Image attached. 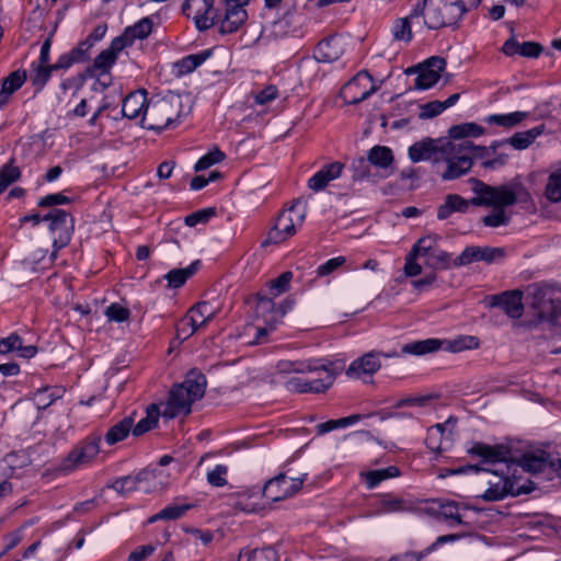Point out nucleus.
Wrapping results in <instances>:
<instances>
[{"label":"nucleus","mask_w":561,"mask_h":561,"mask_svg":"<svg viewBox=\"0 0 561 561\" xmlns=\"http://www.w3.org/2000/svg\"><path fill=\"white\" fill-rule=\"evenodd\" d=\"M420 4L423 10L421 16H423L424 25L428 30H438L450 25L439 3H434L433 0H423V3Z\"/></svg>","instance_id":"412c9836"},{"label":"nucleus","mask_w":561,"mask_h":561,"mask_svg":"<svg viewBox=\"0 0 561 561\" xmlns=\"http://www.w3.org/2000/svg\"><path fill=\"white\" fill-rule=\"evenodd\" d=\"M199 328L195 324L194 318L187 313L176 324V337L185 341L192 336Z\"/></svg>","instance_id":"603ef678"},{"label":"nucleus","mask_w":561,"mask_h":561,"mask_svg":"<svg viewBox=\"0 0 561 561\" xmlns=\"http://www.w3.org/2000/svg\"><path fill=\"white\" fill-rule=\"evenodd\" d=\"M443 145H446V142L431 138L423 139L409 148V157L413 162L428 160L433 158L436 152L442 153Z\"/></svg>","instance_id":"393cba45"},{"label":"nucleus","mask_w":561,"mask_h":561,"mask_svg":"<svg viewBox=\"0 0 561 561\" xmlns=\"http://www.w3.org/2000/svg\"><path fill=\"white\" fill-rule=\"evenodd\" d=\"M25 72L13 71L2 81L1 95H11L22 87L25 81Z\"/></svg>","instance_id":"09e8293b"},{"label":"nucleus","mask_w":561,"mask_h":561,"mask_svg":"<svg viewBox=\"0 0 561 561\" xmlns=\"http://www.w3.org/2000/svg\"><path fill=\"white\" fill-rule=\"evenodd\" d=\"M523 293L518 289L508 290L488 298L490 307H500L510 318L519 319L524 312Z\"/></svg>","instance_id":"dca6fc26"},{"label":"nucleus","mask_w":561,"mask_h":561,"mask_svg":"<svg viewBox=\"0 0 561 561\" xmlns=\"http://www.w3.org/2000/svg\"><path fill=\"white\" fill-rule=\"evenodd\" d=\"M147 103L146 91L131 92L123 100L122 113L127 118H136L140 115L142 117Z\"/></svg>","instance_id":"bb28decb"},{"label":"nucleus","mask_w":561,"mask_h":561,"mask_svg":"<svg viewBox=\"0 0 561 561\" xmlns=\"http://www.w3.org/2000/svg\"><path fill=\"white\" fill-rule=\"evenodd\" d=\"M206 385V377L201 371L191 370L184 381L171 390L162 416L174 419L190 414L193 402L203 398Z\"/></svg>","instance_id":"7ed1b4c3"},{"label":"nucleus","mask_w":561,"mask_h":561,"mask_svg":"<svg viewBox=\"0 0 561 561\" xmlns=\"http://www.w3.org/2000/svg\"><path fill=\"white\" fill-rule=\"evenodd\" d=\"M468 453L471 456L480 457L486 467L469 465L456 470H451L450 473L458 474L468 471H484L492 473L495 478V481L488 480L490 486L482 494L483 500L499 501L508 494H527L535 489L530 481L527 485H519L517 481L512 480L508 477L511 467L510 462L513 463V461L511 457V450L507 447L503 445L490 446L483 443H476L471 448L468 449Z\"/></svg>","instance_id":"f257e3e1"},{"label":"nucleus","mask_w":561,"mask_h":561,"mask_svg":"<svg viewBox=\"0 0 561 561\" xmlns=\"http://www.w3.org/2000/svg\"><path fill=\"white\" fill-rule=\"evenodd\" d=\"M399 469L394 466H390L386 469H378L369 471L365 474L366 483L368 488L373 489L378 485L381 481L399 476Z\"/></svg>","instance_id":"37998d69"},{"label":"nucleus","mask_w":561,"mask_h":561,"mask_svg":"<svg viewBox=\"0 0 561 561\" xmlns=\"http://www.w3.org/2000/svg\"><path fill=\"white\" fill-rule=\"evenodd\" d=\"M368 161L376 168L388 170L393 163L392 150L386 146H375L368 151Z\"/></svg>","instance_id":"7c9ffc66"},{"label":"nucleus","mask_w":561,"mask_h":561,"mask_svg":"<svg viewBox=\"0 0 561 561\" xmlns=\"http://www.w3.org/2000/svg\"><path fill=\"white\" fill-rule=\"evenodd\" d=\"M425 264L434 270H447L453 265L451 254L436 248L430 257L426 259Z\"/></svg>","instance_id":"a18cd8bd"},{"label":"nucleus","mask_w":561,"mask_h":561,"mask_svg":"<svg viewBox=\"0 0 561 561\" xmlns=\"http://www.w3.org/2000/svg\"><path fill=\"white\" fill-rule=\"evenodd\" d=\"M53 70V65L38 62L34 68L33 83L43 87L50 78Z\"/></svg>","instance_id":"bf43d9fd"},{"label":"nucleus","mask_w":561,"mask_h":561,"mask_svg":"<svg viewBox=\"0 0 561 561\" xmlns=\"http://www.w3.org/2000/svg\"><path fill=\"white\" fill-rule=\"evenodd\" d=\"M226 158L225 153L218 149L215 148L214 150L209 151L205 156H203L196 163H195V171H202L210 168L211 165L221 162Z\"/></svg>","instance_id":"3c124183"},{"label":"nucleus","mask_w":561,"mask_h":561,"mask_svg":"<svg viewBox=\"0 0 561 561\" xmlns=\"http://www.w3.org/2000/svg\"><path fill=\"white\" fill-rule=\"evenodd\" d=\"M528 116L527 112H513L508 114H492L485 117L490 125H497L505 128H513L520 124Z\"/></svg>","instance_id":"e433bc0d"},{"label":"nucleus","mask_w":561,"mask_h":561,"mask_svg":"<svg viewBox=\"0 0 561 561\" xmlns=\"http://www.w3.org/2000/svg\"><path fill=\"white\" fill-rule=\"evenodd\" d=\"M152 31V22L149 18H144L133 26L125 30L126 36L134 43L136 39L146 38Z\"/></svg>","instance_id":"79ce46f5"},{"label":"nucleus","mask_w":561,"mask_h":561,"mask_svg":"<svg viewBox=\"0 0 561 561\" xmlns=\"http://www.w3.org/2000/svg\"><path fill=\"white\" fill-rule=\"evenodd\" d=\"M181 100L178 95L169 94L163 98H152L148 101L142 116V124L148 129H164L180 116Z\"/></svg>","instance_id":"423d86ee"},{"label":"nucleus","mask_w":561,"mask_h":561,"mask_svg":"<svg viewBox=\"0 0 561 561\" xmlns=\"http://www.w3.org/2000/svg\"><path fill=\"white\" fill-rule=\"evenodd\" d=\"M306 211L299 210L297 205L284 210L276 219L274 227L270 230L267 239L263 244L280 243L296 233V228L301 226Z\"/></svg>","instance_id":"1a4fd4ad"},{"label":"nucleus","mask_w":561,"mask_h":561,"mask_svg":"<svg viewBox=\"0 0 561 561\" xmlns=\"http://www.w3.org/2000/svg\"><path fill=\"white\" fill-rule=\"evenodd\" d=\"M198 262L192 263L190 266L185 268H174L171 270L167 275L165 278L168 279L169 287L172 288H179L188 277H191L197 270Z\"/></svg>","instance_id":"ea45409f"},{"label":"nucleus","mask_w":561,"mask_h":561,"mask_svg":"<svg viewBox=\"0 0 561 561\" xmlns=\"http://www.w3.org/2000/svg\"><path fill=\"white\" fill-rule=\"evenodd\" d=\"M21 346V337L16 333H12L8 337L0 340V355L9 354Z\"/></svg>","instance_id":"338daca9"},{"label":"nucleus","mask_w":561,"mask_h":561,"mask_svg":"<svg viewBox=\"0 0 561 561\" xmlns=\"http://www.w3.org/2000/svg\"><path fill=\"white\" fill-rule=\"evenodd\" d=\"M105 316L111 321L123 322L128 320L130 311L128 308H125L119 304H112L106 308Z\"/></svg>","instance_id":"13d9d810"},{"label":"nucleus","mask_w":561,"mask_h":561,"mask_svg":"<svg viewBox=\"0 0 561 561\" xmlns=\"http://www.w3.org/2000/svg\"><path fill=\"white\" fill-rule=\"evenodd\" d=\"M248 561H276V552L272 548L255 549Z\"/></svg>","instance_id":"774afa93"},{"label":"nucleus","mask_w":561,"mask_h":561,"mask_svg":"<svg viewBox=\"0 0 561 561\" xmlns=\"http://www.w3.org/2000/svg\"><path fill=\"white\" fill-rule=\"evenodd\" d=\"M442 347L453 353H458L466 350H474L479 347V339L472 335H460L454 340L445 341L438 339H427L405 344L402 347V352L414 355H424L435 352Z\"/></svg>","instance_id":"0eeeda50"},{"label":"nucleus","mask_w":561,"mask_h":561,"mask_svg":"<svg viewBox=\"0 0 561 561\" xmlns=\"http://www.w3.org/2000/svg\"><path fill=\"white\" fill-rule=\"evenodd\" d=\"M398 356L397 352L382 353L371 351L352 362L346 375L352 378H359L363 375H374L381 367L380 357L389 358Z\"/></svg>","instance_id":"2eb2a0df"},{"label":"nucleus","mask_w":561,"mask_h":561,"mask_svg":"<svg viewBox=\"0 0 561 561\" xmlns=\"http://www.w3.org/2000/svg\"><path fill=\"white\" fill-rule=\"evenodd\" d=\"M278 95V90L275 85H267L263 90L253 94L256 104L264 105L275 100Z\"/></svg>","instance_id":"e2e57ef3"},{"label":"nucleus","mask_w":561,"mask_h":561,"mask_svg":"<svg viewBox=\"0 0 561 561\" xmlns=\"http://www.w3.org/2000/svg\"><path fill=\"white\" fill-rule=\"evenodd\" d=\"M278 322H276L275 316H270L265 319V323L263 327H256L255 330V340L251 342L252 344H261L265 341V337L268 333L276 329Z\"/></svg>","instance_id":"4d7b16f0"},{"label":"nucleus","mask_w":561,"mask_h":561,"mask_svg":"<svg viewBox=\"0 0 561 561\" xmlns=\"http://www.w3.org/2000/svg\"><path fill=\"white\" fill-rule=\"evenodd\" d=\"M93 47V41L84 39L70 53L76 58V62H83L89 59V51Z\"/></svg>","instance_id":"69168bd1"},{"label":"nucleus","mask_w":561,"mask_h":561,"mask_svg":"<svg viewBox=\"0 0 561 561\" xmlns=\"http://www.w3.org/2000/svg\"><path fill=\"white\" fill-rule=\"evenodd\" d=\"M545 196L552 203L561 201V170H557L549 175Z\"/></svg>","instance_id":"a19ab883"},{"label":"nucleus","mask_w":561,"mask_h":561,"mask_svg":"<svg viewBox=\"0 0 561 561\" xmlns=\"http://www.w3.org/2000/svg\"><path fill=\"white\" fill-rule=\"evenodd\" d=\"M228 468L224 465H217L211 471L207 473V481L213 486L221 488L227 484Z\"/></svg>","instance_id":"5fc2aeb1"},{"label":"nucleus","mask_w":561,"mask_h":561,"mask_svg":"<svg viewBox=\"0 0 561 561\" xmlns=\"http://www.w3.org/2000/svg\"><path fill=\"white\" fill-rule=\"evenodd\" d=\"M542 131L543 125L536 126L525 131H518L507 139L493 142L488 149L489 151L492 150L493 153H495L500 146L508 144L516 150H524L528 148L535 141V139L542 134Z\"/></svg>","instance_id":"6ab92c4d"},{"label":"nucleus","mask_w":561,"mask_h":561,"mask_svg":"<svg viewBox=\"0 0 561 561\" xmlns=\"http://www.w3.org/2000/svg\"><path fill=\"white\" fill-rule=\"evenodd\" d=\"M90 462L91 460L85 457L84 451L79 446H77L64 459L60 465V470L65 473H68Z\"/></svg>","instance_id":"4c0bfd02"},{"label":"nucleus","mask_w":561,"mask_h":561,"mask_svg":"<svg viewBox=\"0 0 561 561\" xmlns=\"http://www.w3.org/2000/svg\"><path fill=\"white\" fill-rule=\"evenodd\" d=\"M134 425V417L133 415L126 416L123 420L118 421L116 424H114L105 434V442L108 445H115L118 442H122L125 439L130 431L133 432L131 427Z\"/></svg>","instance_id":"c756f323"},{"label":"nucleus","mask_w":561,"mask_h":561,"mask_svg":"<svg viewBox=\"0 0 561 561\" xmlns=\"http://www.w3.org/2000/svg\"><path fill=\"white\" fill-rule=\"evenodd\" d=\"M312 370L306 373L316 374V378H307L308 392L321 393L327 391L335 380V374L333 370L322 360H312Z\"/></svg>","instance_id":"a211bd4d"},{"label":"nucleus","mask_w":561,"mask_h":561,"mask_svg":"<svg viewBox=\"0 0 561 561\" xmlns=\"http://www.w3.org/2000/svg\"><path fill=\"white\" fill-rule=\"evenodd\" d=\"M306 476L307 474L305 473L298 478H288L285 473H279L278 476L270 479L262 490L252 488L251 490L239 492L237 494V505L243 511L254 512L256 511V505L244 504V499H251L261 494L263 497L272 502H278L290 497L301 489Z\"/></svg>","instance_id":"39448f33"},{"label":"nucleus","mask_w":561,"mask_h":561,"mask_svg":"<svg viewBox=\"0 0 561 561\" xmlns=\"http://www.w3.org/2000/svg\"><path fill=\"white\" fill-rule=\"evenodd\" d=\"M504 256L505 250L503 248L467 247L461 254L453 261V266L469 265L479 261L490 264L503 260Z\"/></svg>","instance_id":"ddd939ff"},{"label":"nucleus","mask_w":561,"mask_h":561,"mask_svg":"<svg viewBox=\"0 0 561 561\" xmlns=\"http://www.w3.org/2000/svg\"><path fill=\"white\" fill-rule=\"evenodd\" d=\"M422 13L421 4L417 3L408 16L397 19L392 26L393 38L409 43L412 39L411 23L419 19Z\"/></svg>","instance_id":"a878e982"},{"label":"nucleus","mask_w":561,"mask_h":561,"mask_svg":"<svg viewBox=\"0 0 561 561\" xmlns=\"http://www.w3.org/2000/svg\"><path fill=\"white\" fill-rule=\"evenodd\" d=\"M313 368V362L311 360H297V362H290V360H280L277 364V370L283 374H289V373H298V374H305L307 370H312Z\"/></svg>","instance_id":"49530a36"},{"label":"nucleus","mask_w":561,"mask_h":561,"mask_svg":"<svg viewBox=\"0 0 561 561\" xmlns=\"http://www.w3.org/2000/svg\"><path fill=\"white\" fill-rule=\"evenodd\" d=\"M20 170L12 162L4 164L0 169V194H2L9 185L20 179Z\"/></svg>","instance_id":"de8ad7c7"},{"label":"nucleus","mask_w":561,"mask_h":561,"mask_svg":"<svg viewBox=\"0 0 561 561\" xmlns=\"http://www.w3.org/2000/svg\"><path fill=\"white\" fill-rule=\"evenodd\" d=\"M70 203V198L65 196L61 193L48 194L45 197L41 198L37 203L38 207H54L57 205H64Z\"/></svg>","instance_id":"0e129e2a"},{"label":"nucleus","mask_w":561,"mask_h":561,"mask_svg":"<svg viewBox=\"0 0 561 561\" xmlns=\"http://www.w3.org/2000/svg\"><path fill=\"white\" fill-rule=\"evenodd\" d=\"M446 61L440 57H432L424 64L420 65L415 70L410 69L409 72H417L414 80V88L417 90H426L432 88L440 78Z\"/></svg>","instance_id":"4468645a"},{"label":"nucleus","mask_w":561,"mask_h":561,"mask_svg":"<svg viewBox=\"0 0 561 561\" xmlns=\"http://www.w3.org/2000/svg\"><path fill=\"white\" fill-rule=\"evenodd\" d=\"M346 262V259L344 256H336L333 259L328 260L323 264L319 265L316 273L318 277H323L332 274L335 272L339 267L344 265Z\"/></svg>","instance_id":"6e6d98bb"},{"label":"nucleus","mask_w":561,"mask_h":561,"mask_svg":"<svg viewBox=\"0 0 561 561\" xmlns=\"http://www.w3.org/2000/svg\"><path fill=\"white\" fill-rule=\"evenodd\" d=\"M518 465L527 472L541 473L547 480H552L561 470V458L536 449L525 453L518 460Z\"/></svg>","instance_id":"6e6552de"},{"label":"nucleus","mask_w":561,"mask_h":561,"mask_svg":"<svg viewBox=\"0 0 561 561\" xmlns=\"http://www.w3.org/2000/svg\"><path fill=\"white\" fill-rule=\"evenodd\" d=\"M378 89L373 77L365 70L357 72L341 89V98L347 104H358L368 99Z\"/></svg>","instance_id":"9d476101"},{"label":"nucleus","mask_w":561,"mask_h":561,"mask_svg":"<svg viewBox=\"0 0 561 561\" xmlns=\"http://www.w3.org/2000/svg\"><path fill=\"white\" fill-rule=\"evenodd\" d=\"M160 414V409L157 404H150L146 410V417L141 419L136 425H133V434L135 436H140L158 424V420Z\"/></svg>","instance_id":"72a5a7b5"},{"label":"nucleus","mask_w":561,"mask_h":561,"mask_svg":"<svg viewBox=\"0 0 561 561\" xmlns=\"http://www.w3.org/2000/svg\"><path fill=\"white\" fill-rule=\"evenodd\" d=\"M343 169L344 164L341 162L324 165L308 180V187L313 192L322 191L331 181L341 176Z\"/></svg>","instance_id":"aec40b11"},{"label":"nucleus","mask_w":561,"mask_h":561,"mask_svg":"<svg viewBox=\"0 0 561 561\" xmlns=\"http://www.w3.org/2000/svg\"><path fill=\"white\" fill-rule=\"evenodd\" d=\"M442 154L447 163L442 178L449 181L468 173L472 168L473 159L489 156V149L476 146L471 140L447 141L442 146Z\"/></svg>","instance_id":"20e7f679"},{"label":"nucleus","mask_w":561,"mask_h":561,"mask_svg":"<svg viewBox=\"0 0 561 561\" xmlns=\"http://www.w3.org/2000/svg\"><path fill=\"white\" fill-rule=\"evenodd\" d=\"M255 313L259 319H263L264 323L265 319L268 318L270 316H275L276 322H279L280 319L285 316L286 309L283 306L276 307L274 299H272L271 297L263 294H259Z\"/></svg>","instance_id":"cd10ccee"},{"label":"nucleus","mask_w":561,"mask_h":561,"mask_svg":"<svg viewBox=\"0 0 561 561\" xmlns=\"http://www.w3.org/2000/svg\"><path fill=\"white\" fill-rule=\"evenodd\" d=\"M470 182L476 196L471 199H465L458 194L447 195L444 204L437 209L439 220L447 219L456 211L467 213L470 205L490 207L491 204H516L526 203L530 199L529 192L520 182L513 181L499 186L488 185L477 179H471Z\"/></svg>","instance_id":"f03ea898"},{"label":"nucleus","mask_w":561,"mask_h":561,"mask_svg":"<svg viewBox=\"0 0 561 561\" xmlns=\"http://www.w3.org/2000/svg\"><path fill=\"white\" fill-rule=\"evenodd\" d=\"M117 57L108 48L102 50L93 62V69L100 73H107L115 64Z\"/></svg>","instance_id":"8fccbe9b"},{"label":"nucleus","mask_w":561,"mask_h":561,"mask_svg":"<svg viewBox=\"0 0 561 561\" xmlns=\"http://www.w3.org/2000/svg\"><path fill=\"white\" fill-rule=\"evenodd\" d=\"M293 276V272L286 271L278 277L271 279L267 283V294L265 295L274 299L279 295L288 291Z\"/></svg>","instance_id":"58836bf2"},{"label":"nucleus","mask_w":561,"mask_h":561,"mask_svg":"<svg viewBox=\"0 0 561 561\" xmlns=\"http://www.w3.org/2000/svg\"><path fill=\"white\" fill-rule=\"evenodd\" d=\"M437 244V238L435 236H425L420 238L411 249V253L421 256L430 257L431 253L434 252Z\"/></svg>","instance_id":"c03bdc74"},{"label":"nucleus","mask_w":561,"mask_h":561,"mask_svg":"<svg viewBox=\"0 0 561 561\" xmlns=\"http://www.w3.org/2000/svg\"><path fill=\"white\" fill-rule=\"evenodd\" d=\"M426 512L430 515L446 522H454L458 525L463 524L462 515L460 513V505L454 501L439 503L437 508L431 507L427 508Z\"/></svg>","instance_id":"c85d7f7f"},{"label":"nucleus","mask_w":561,"mask_h":561,"mask_svg":"<svg viewBox=\"0 0 561 561\" xmlns=\"http://www.w3.org/2000/svg\"><path fill=\"white\" fill-rule=\"evenodd\" d=\"M43 220L49 222V230L54 233V248L60 250L65 248L71 239L73 224L71 216L64 209L51 208L43 215Z\"/></svg>","instance_id":"9b49d317"},{"label":"nucleus","mask_w":561,"mask_h":561,"mask_svg":"<svg viewBox=\"0 0 561 561\" xmlns=\"http://www.w3.org/2000/svg\"><path fill=\"white\" fill-rule=\"evenodd\" d=\"M210 56V50H204L198 54H193L183 57L181 60L174 64L176 69V73L179 76H184L194 71L197 67H199L208 57Z\"/></svg>","instance_id":"2f4dec72"},{"label":"nucleus","mask_w":561,"mask_h":561,"mask_svg":"<svg viewBox=\"0 0 561 561\" xmlns=\"http://www.w3.org/2000/svg\"><path fill=\"white\" fill-rule=\"evenodd\" d=\"M380 510L383 513H392L408 510L407 503L398 497L387 496L380 502Z\"/></svg>","instance_id":"680f3d73"},{"label":"nucleus","mask_w":561,"mask_h":561,"mask_svg":"<svg viewBox=\"0 0 561 561\" xmlns=\"http://www.w3.org/2000/svg\"><path fill=\"white\" fill-rule=\"evenodd\" d=\"M225 16L219 21V32L221 34H231L237 32L248 20V12L244 8L226 4Z\"/></svg>","instance_id":"4be33fe9"},{"label":"nucleus","mask_w":561,"mask_h":561,"mask_svg":"<svg viewBox=\"0 0 561 561\" xmlns=\"http://www.w3.org/2000/svg\"><path fill=\"white\" fill-rule=\"evenodd\" d=\"M484 134V128L476 123H463L455 125L449 129V136L454 140H468L469 137H480Z\"/></svg>","instance_id":"f704fd0d"},{"label":"nucleus","mask_w":561,"mask_h":561,"mask_svg":"<svg viewBox=\"0 0 561 561\" xmlns=\"http://www.w3.org/2000/svg\"><path fill=\"white\" fill-rule=\"evenodd\" d=\"M343 51V39L337 36L325 38L316 47L317 58L323 62L337 60L342 56Z\"/></svg>","instance_id":"b1692460"},{"label":"nucleus","mask_w":561,"mask_h":561,"mask_svg":"<svg viewBox=\"0 0 561 561\" xmlns=\"http://www.w3.org/2000/svg\"><path fill=\"white\" fill-rule=\"evenodd\" d=\"M156 477L154 471L144 470L140 471L137 476H126L119 479H116L113 483L108 485V488L114 489L121 495H128L134 491H141L144 493H149L151 488H141L142 483H148L153 480Z\"/></svg>","instance_id":"f3484780"},{"label":"nucleus","mask_w":561,"mask_h":561,"mask_svg":"<svg viewBox=\"0 0 561 561\" xmlns=\"http://www.w3.org/2000/svg\"><path fill=\"white\" fill-rule=\"evenodd\" d=\"M182 10L199 31H206L215 24L214 0H186Z\"/></svg>","instance_id":"f8f14e48"},{"label":"nucleus","mask_w":561,"mask_h":561,"mask_svg":"<svg viewBox=\"0 0 561 561\" xmlns=\"http://www.w3.org/2000/svg\"><path fill=\"white\" fill-rule=\"evenodd\" d=\"M187 314L194 318V322L198 328L205 327L217 314V309L209 302L202 301L193 306Z\"/></svg>","instance_id":"473e14b6"},{"label":"nucleus","mask_w":561,"mask_h":561,"mask_svg":"<svg viewBox=\"0 0 561 561\" xmlns=\"http://www.w3.org/2000/svg\"><path fill=\"white\" fill-rule=\"evenodd\" d=\"M514 204H491L494 207L493 211L482 218V222L486 227H501L510 224L511 216L506 213L505 207L513 206Z\"/></svg>","instance_id":"c9c22d12"},{"label":"nucleus","mask_w":561,"mask_h":561,"mask_svg":"<svg viewBox=\"0 0 561 561\" xmlns=\"http://www.w3.org/2000/svg\"><path fill=\"white\" fill-rule=\"evenodd\" d=\"M190 507V505H169L160 511V513L152 516L150 522H154L157 519H178L183 516Z\"/></svg>","instance_id":"864d4df0"},{"label":"nucleus","mask_w":561,"mask_h":561,"mask_svg":"<svg viewBox=\"0 0 561 561\" xmlns=\"http://www.w3.org/2000/svg\"><path fill=\"white\" fill-rule=\"evenodd\" d=\"M481 0H443L439 4L450 25L457 23L462 15L479 5Z\"/></svg>","instance_id":"5701e85b"},{"label":"nucleus","mask_w":561,"mask_h":561,"mask_svg":"<svg viewBox=\"0 0 561 561\" xmlns=\"http://www.w3.org/2000/svg\"><path fill=\"white\" fill-rule=\"evenodd\" d=\"M369 164L368 157H359L355 159L352 163V168L354 171L353 179L356 181H362L370 175L369 171Z\"/></svg>","instance_id":"052dcab7"}]
</instances>
